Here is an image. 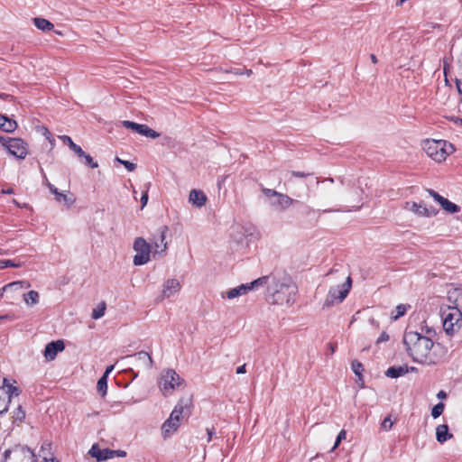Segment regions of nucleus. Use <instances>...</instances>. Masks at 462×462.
<instances>
[{"instance_id": "obj_28", "label": "nucleus", "mask_w": 462, "mask_h": 462, "mask_svg": "<svg viewBox=\"0 0 462 462\" xmlns=\"http://www.w3.org/2000/svg\"><path fill=\"white\" fill-rule=\"evenodd\" d=\"M40 295L36 291H30L23 294V300L27 306H33L39 303Z\"/></svg>"}, {"instance_id": "obj_34", "label": "nucleus", "mask_w": 462, "mask_h": 462, "mask_svg": "<svg viewBox=\"0 0 462 462\" xmlns=\"http://www.w3.org/2000/svg\"><path fill=\"white\" fill-rule=\"evenodd\" d=\"M408 308H410V306H406L404 304L398 305L395 309L396 313L393 315L392 319L393 320H397L399 318H401L406 313Z\"/></svg>"}, {"instance_id": "obj_63", "label": "nucleus", "mask_w": 462, "mask_h": 462, "mask_svg": "<svg viewBox=\"0 0 462 462\" xmlns=\"http://www.w3.org/2000/svg\"><path fill=\"white\" fill-rule=\"evenodd\" d=\"M438 397H439V398H444V397H446V393H445V392L440 391V392L438 393Z\"/></svg>"}, {"instance_id": "obj_42", "label": "nucleus", "mask_w": 462, "mask_h": 462, "mask_svg": "<svg viewBox=\"0 0 462 462\" xmlns=\"http://www.w3.org/2000/svg\"><path fill=\"white\" fill-rule=\"evenodd\" d=\"M429 194L434 199L435 201L440 203L444 197L440 196L438 192L433 189H427Z\"/></svg>"}, {"instance_id": "obj_64", "label": "nucleus", "mask_w": 462, "mask_h": 462, "mask_svg": "<svg viewBox=\"0 0 462 462\" xmlns=\"http://www.w3.org/2000/svg\"><path fill=\"white\" fill-rule=\"evenodd\" d=\"M6 142H7V140L4 136L0 135V143H2V144L4 145V143H6Z\"/></svg>"}, {"instance_id": "obj_2", "label": "nucleus", "mask_w": 462, "mask_h": 462, "mask_svg": "<svg viewBox=\"0 0 462 462\" xmlns=\"http://www.w3.org/2000/svg\"><path fill=\"white\" fill-rule=\"evenodd\" d=\"M297 286L286 273H273L266 297L273 304L291 306L295 301Z\"/></svg>"}, {"instance_id": "obj_15", "label": "nucleus", "mask_w": 462, "mask_h": 462, "mask_svg": "<svg viewBox=\"0 0 462 462\" xmlns=\"http://www.w3.org/2000/svg\"><path fill=\"white\" fill-rule=\"evenodd\" d=\"M447 299L452 306L448 308H458V310H462V286L454 287L452 286L448 290Z\"/></svg>"}, {"instance_id": "obj_47", "label": "nucleus", "mask_w": 462, "mask_h": 462, "mask_svg": "<svg viewBox=\"0 0 462 462\" xmlns=\"http://www.w3.org/2000/svg\"><path fill=\"white\" fill-rule=\"evenodd\" d=\"M147 201H148V189L143 192V195L141 198L142 208L143 207H145V205L147 204Z\"/></svg>"}, {"instance_id": "obj_45", "label": "nucleus", "mask_w": 462, "mask_h": 462, "mask_svg": "<svg viewBox=\"0 0 462 462\" xmlns=\"http://www.w3.org/2000/svg\"><path fill=\"white\" fill-rule=\"evenodd\" d=\"M60 139H61V141H62L65 144H67L69 147H70V146L74 143V142L72 141V139H71L69 136H68V135H61V136H60Z\"/></svg>"}, {"instance_id": "obj_27", "label": "nucleus", "mask_w": 462, "mask_h": 462, "mask_svg": "<svg viewBox=\"0 0 462 462\" xmlns=\"http://www.w3.org/2000/svg\"><path fill=\"white\" fill-rule=\"evenodd\" d=\"M30 286H31V284L28 282L17 281V282H10V283L5 285L2 288V291H18L23 288H29Z\"/></svg>"}, {"instance_id": "obj_54", "label": "nucleus", "mask_w": 462, "mask_h": 462, "mask_svg": "<svg viewBox=\"0 0 462 462\" xmlns=\"http://www.w3.org/2000/svg\"><path fill=\"white\" fill-rule=\"evenodd\" d=\"M75 153L78 155L79 159H82V156H85V152L81 149V147H79L77 151H75Z\"/></svg>"}, {"instance_id": "obj_1", "label": "nucleus", "mask_w": 462, "mask_h": 462, "mask_svg": "<svg viewBox=\"0 0 462 462\" xmlns=\"http://www.w3.org/2000/svg\"><path fill=\"white\" fill-rule=\"evenodd\" d=\"M402 341L408 356L419 364L437 365L446 354L440 344H435L430 337L417 331H405Z\"/></svg>"}, {"instance_id": "obj_50", "label": "nucleus", "mask_w": 462, "mask_h": 462, "mask_svg": "<svg viewBox=\"0 0 462 462\" xmlns=\"http://www.w3.org/2000/svg\"><path fill=\"white\" fill-rule=\"evenodd\" d=\"M45 179V185L48 187L49 190L51 192H56V187L54 185H52L46 177H44Z\"/></svg>"}, {"instance_id": "obj_41", "label": "nucleus", "mask_w": 462, "mask_h": 462, "mask_svg": "<svg viewBox=\"0 0 462 462\" xmlns=\"http://www.w3.org/2000/svg\"><path fill=\"white\" fill-rule=\"evenodd\" d=\"M352 370L356 375L360 377L361 371L363 370V365L360 362L354 361L352 363Z\"/></svg>"}, {"instance_id": "obj_10", "label": "nucleus", "mask_w": 462, "mask_h": 462, "mask_svg": "<svg viewBox=\"0 0 462 462\" xmlns=\"http://www.w3.org/2000/svg\"><path fill=\"white\" fill-rule=\"evenodd\" d=\"M4 147L18 159H24L27 155V144L20 138H8L7 142L4 143Z\"/></svg>"}, {"instance_id": "obj_49", "label": "nucleus", "mask_w": 462, "mask_h": 462, "mask_svg": "<svg viewBox=\"0 0 462 462\" xmlns=\"http://www.w3.org/2000/svg\"><path fill=\"white\" fill-rule=\"evenodd\" d=\"M113 458L116 457H125L126 456V452L124 450H113Z\"/></svg>"}, {"instance_id": "obj_46", "label": "nucleus", "mask_w": 462, "mask_h": 462, "mask_svg": "<svg viewBox=\"0 0 462 462\" xmlns=\"http://www.w3.org/2000/svg\"><path fill=\"white\" fill-rule=\"evenodd\" d=\"M25 417V412L22 410V407L19 406L17 411L15 413V420H22Z\"/></svg>"}, {"instance_id": "obj_12", "label": "nucleus", "mask_w": 462, "mask_h": 462, "mask_svg": "<svg viewBox=\"0 0 462 462\" xmlns=\"http://www.w3.org/2000/svg\"><path fill=\"white\" fill-rule=\"evenodd\" d=\"M450 311L443 318V328L448 334H452L455 325L461 320L462 312L458 308H448Z\"/></svg>"}, {"instance_id": "obj_52", "label": "nucleus", "mask_w": 462, "mask_h": 462, "mask_svg": "<svg viewBox=\"0 0 462 462\" xmlns=\"http://www.w3.org/2000/svg\"><path fill=\"white\" fill-rule=\"evenodd\" d=\"M456 85L458 93L462 95V79H456Z\"/></svg>"}, {"instance_id": "obj_43", "label": "nucleus", "mask_w": 462, "mask_h": 462, "mask_svg": "<svg viewBox=\"0 0 462 462\" xmlns=\"http://www.w3.org/2000/svg\"><path fill=\"white\" fill-rule=\"evenodd\" d=\"M40 131L42 134V135H44L46 137V139H48L50 141V143L52 144L53 140L51 139V134L50 131L48 130V128H46L45 126H42Z\"/></svg>"}, {"instance_id": "obj_30", "label": "nucleus", "mask_w": 462, "mask_h": 462, "mask_svg": "<svg viewBox=\"0 0 462 462\" xmlns=\"http://www.w3.org/2000/svg\"><path fill=\"white\" fill-rule=\"evenodd\" d=\"M55 195V199L58 202H64L68 206H71L75 202V198L72 195H66L61 192H59L56 188V192H51Z\"/></svg>"}, {"instance_id": "obj_60", "label": "nucleus", "mask_w": 462, "mask_h": 462, "mask_svg": "<svg viewBox=\"0 0 462 462\" xmlns=\"http://www.w3.org/2000/svg\"><path fill=\"white\" fill-rule=\"evenodd\" d=\"M80 147L79 145L76 144L75 143L69 147L70 150H72L74 152L78 150V148Z\"/></svg>"}, {"instance_id": "obj_22", "label": "nucleus", "mask_w": 462, "mask_h": 462, "mask_svg": "<svg viewBox=\"0 0 462 462\" xmlns=\"http://www.w3.org/2000/svg\"><path fill=\"white\" fill-rule=\"evenodd\" d=\"M17 128L16 121L0 115V129L6 133H12Z\"/></svg>"}, {"instance_id": "obj_32", "label": "nucleus", "mask_w": 462, "mask_h": 462, "mask_svg": "<svg viewBox=\"0 0 462 462\" xmlns=\"http://www.w3.org/2000/svg\"><path fill=\"white\" fill-rule=\"evenodd\" d=\"M106 309V304L105 301L100 302L97 308H95L92 311L91 317L94 319H98L105 315V311Z\"/></svg>"}, {"instance_id": "obj_35", "label": "nucleus", "mask_w": 462, "mask_h": 462, "mask_svg": "<svg viewBox=\"0 0 462 462\" xmlns=\"http://www.w3.org/2000/svg\"><path fill=\"white\" fill-rule=\"evenodd\" d=\"M80 161H81V162H83L87 166H89L92 169H95V168L98 167L97 162H95L93 160V158L89 154H88V153H85V156H82V159H80Z\"/></svg>"}, {"instance_id": "obj_4", "label": "nucleus", "mask_w": 462, "mask_h": 462, "mask_svg": "<svg viewBox=\"0 0 462 462\" xmlns=\"http://www.w3.org/2000/svg\"><path fill=\"white\" fill-rule=\"evenodd\" d=\"M423 149L429 157L438 162H443L454 152L453 144L444 140H426Z\"/></svg>"}, {"instance_id": "obj_8", "label": "nucleus", "mask_w": 462, "mask_h": 462, "mask_svg": "<svg viewBox=\"0 0 462 462\" xmlns=\"http://www.w3.org/2000/svg\"><path fill=\"white\" fill-rule=\"evenodd\" d=\"M33 452L23 446H16L5 452V462H33Z\"/></svg>"}, {"instance_id": "obj_3", "label": "nucleus", "mask_w": 462, "mask_h": 462, "mask_svg": "<svg viewBox=\"0 0 462 462\" xmlns=\"http://www.w3.org/2000/svg\"><path fill=\"white\" fill-rule=\"evenodd\" d=\"M190 406V398H181L178 402L169 419L165 420L162 426V433L164 439L170 437L172 432L178 430L180 419L189 414Z\"/></svg>"}, {"instance_id": "obj_11", "label": "nucleus", "mask_w": 462, "mask_h": 462, "mask_svg": "<svg viewBox=\"0 0 462 462\" xmlns=\"http://www.w3.org/2000/svg\"><path fill=\"white\" fill-rule=\"evenodd\" d=\"M124 127L127 129H131L141 135H144L146 137H150L152 139H155L160 136V134L152 128H150L146 125L137 124L132 121L125 120L122 122Z\"/></svg>"}, {"instance_id": "obj_31", "label": "nucleus", "mask_w": 462, "mask_h": 462, "mask_svg": "<svg viewBox=\"0 0 462 462\" xmlns=\"http://www.w3.org/2000/svg\"><path fill=\"white\" fill-rule=\"evenodd\" d=\"M440 206L443 209L449 213H457L459 211V207L456 205L455 203L449 201L448 199L443 198V199L440 201Z\"/></svg>"}, {"instance_id": "obj_24", "label": "nucleus", "mask_w": 462, "mask_h": 462, "mask_svg": "<svg viewBox=\"0 0 462 462\" xmlns=\"http://www.w3.org/2000/svg\"><path fill=\"white\" fill-rule=\"evenodd\" d=\"M408 371L409 369L407 365L391 366L386 370L385 375L391 378H398L407 374Z\"/></svg>"}, {"instance_id": "obj_17", "label": "nucleus", "mask_w": 462, "mask_h": 462, "mask_svg": "<svg viewBox=\"0 0 462 462\" xmlns=\"http://www.w3.org/2000/svg\"><path fill=\"white\" fill-rule=\"evenodd\" d=\"M88 454L97 459L98 462L106 461L113 458V449L100 448L98 444L92 445Z\"/></svg>"}, {"instance_id": "obj_14", "label": "nucleus", "mask_w": 462, "mask_h": 462, "mask_svg": "<svg viewBox=\"0 0 462 462\" xmlns=\"http://www.w3.org/2000/svg\"><path fill=\"white\" fill-rule=\"evenodd\" d=\"M404 208L420 217H431L438 213L434 208H427L424 205L416 202H406Z\"/></svg>"}, {"instance_id": "obj_57", "label": "nucleus", "mask_w": 462, "mask_h": 462, "mask_svg": "<svg viewBox=\"0 0 462 462\" xmlns=\"http://www.w3.org/2000/svg\"><path fill=\"white\" fill-rule=\"evenodd\" d=\"M1 193H2V194H14V189H12V188H10V189H3L1 190Z\"/></svg>"}, {"instance_id": "obj_51", "label": "nucleus", "mask_w": 462, "mask_h": 462, "mask_svg": "<svg viewBox=\"0 0 462 462\" xmlns=\"http://www.w3.org/2000/svg\"><path fill=\"white\" fill-rule=\"evenodd\" d=\"M16 317L14 314H5L0 316V319L14 320Z\"/></svg>"}, {"instance_id": "obj_16", "label": "nucleus", "mask_w": 462, "mask_h": 462, "mask_svg": "<svg viewBox=\"0 0 462 462\" xmlns=\"http://www.w3.org/2000/svg\"><path fill=\"white\" fill-rule=\"evenodd\" d=\"M65 346L62 340L51 341L45 346L43 356L48 361L55 359L58 353L63 351Z\"/></svg>"}, {"instance_id": "obj_38", "label": "nucleus", "mask_w": 462, "mask_h": 462, "mask_svg": "<svg viewBox=\"0 0 462 462\" xmlns=\"http://www.w3.org/2000/svg\"><path fill=\"white\" fill-rule=\"evenodd\" d=\"M346 430H340V432L338 433V435L336 439L335 444H334L333 448H331V451H334L338 447V445L341 443V441L346 439Z\"/></svg>"}, {"instance_id": "obj_20", "label": "nucleus", "mask_w": 462, "mask_h": 462, "mask_svg": "<svg viewBox=\"0 0 462 462\" xmlns=\"http://www.w3.org/2000/svg\"><path fill=\"white\" fill-rule=\"evenodd\" d=\"M207 199V196L202 190L191 189L189 192V201L197 208L203 207Z\"/></svg>"}, {"instance_id": "obj_48", "label": "nucleus", "mask_w": 462, "mask_h": 462, "mask_svg": "<svg viewBox=\"0 0 462 462\" xmlns=\"http://www.w3.org/2000/svg\"><path fill=\"white\" fill-rule=\"evenodd\" d=\"M291 175L294 176V177H298V178H303V177H306V176H310V173H305L303 171H291Z\"/></svg>"}, {"instance_id": "obj_55", "label": "nucleus", "mask_w": 462, "mask_h": 462, "mask_svg": "<svg viewBox=\"0 0 462 462\" xmlns=\"http://www.w3.org/2000/svg\"><path fill=\"white\" fill-rule=\"evenodd\" d=\"M114 368H115L114 365H109L106 368L104 374H106V378L108 377V374L114 370Z\"/></svg>"}, {"instance_id": "obj_25", "label": "nucleus", "mask_w": 462, "mask_h": 462, "mask_svg": "<svg viewBox=\"0 0 462 462\" xmlns=\"http://www.w3.org/2000/svg\"><path fill=\"white\" fill-rule=\"evenodd\" d=\"M436 438L439 443H443L448 439L452 438V435L448 433V427L446 424L439 425L436 429Z\"/></svg>"}, {"instance_id": "obj_5", "label": "nucleus", "mask_w": 462, "mask_h": 462, "mask_svg": "<svg viewBox=\"0 0 462 462\" xmlns=\"http://www.w3.org/2000/svg\"><path fill=\"white\" fill-rule=\"evenodd\" d=\"M263 195L268 200L270 207L277 212H283L291 207L296 201L286 194L280 193L274 189L263 188Z\"/></svg>"}, {"instance_id": "obj_58", "label": "nucleus", "mask_w": 462, "mask_h": 462, "mask_svg": "<svg viewBox=\"0 0 462 462\" xmlns=\"http://www.w3.org/2000/svg\"><path fill=\"white\" fill-rule=\"evenodd\" d=\"M12 202H13L14 205H16L17 207L22 208V205H21V204H20L16 199H14L12 200ZM23 208H28V205H27V204H23Z\"/></svg>"}, {"instance_id": "obj_40", "label": "nucleus", "mask_w": 462, "mask_h": 462, "mask_svg": "<svg viewBox=\"0 0 462 462\" xmlns=\"http://www.w3.org/2000/svg\"><path fill=\"white\" fill-rule=\"evenodd\" d=\"M119 163L123 164L126 169L127 171H133L134 170H135L136 168V165L129 161H125V160H121L120 158L116 157V159Z\"/></svg>"}, {"instance_id": "obj_59", "label": "nucleus", "mask_w": 462, "mask_h": 462, "mask_svg": "<svg viewBox=\"0 0 462 462\" xmlns=\"http://www.w3.org/2000/svg\"><path fill=\"white\" fill-rule=\"evenodd\" d=\"M369 322H370L373 326H374V327H376V328L379 326L378 322H377L374 319H373V318H371V319H369Z\"/></svg>"}, {"instance_id": "obj_19", "label": "nucleus", "mask_w": 462, "mask_h": 462, "mask_svg": "<svg viewBox=\"0 0 462 462\" xmlns=\"http://www.w3.org/2000/svg\"><path fill=\"white\" fill-rule=\"evenodd\" d=\"M250 291L247 283L241 284L236 288H232L225 292H221L222 298H226L228 300H234L239 296H243L247 294Z\"/></svg>"}, {"instance_id": "obj_61", "label": "nucleus", "mask_w": 462, "mask_h": 462, "mask_svg": "<svg viewBox=\"0 0 462 462\" xmlns=\"http://www.w3.org/2000/svg\"><path fill=\"white\" fill-rule=\"evenodd\" d=\"M370 58H371V60L373 63H374V64L377 63L378 60L374 54H371Z\"/></svg>"}, {"instance_id": "obj_9", "label": "nucleus", "mask_w": 462, "mask_h": 462, "mask_svg": "<svg viewBox=\"0 0 462 462\" xmlns=\"http://www.w3.org/2000/svg\"><path fill=\"white\" fill-rule=\"evenodd\" d=\"M134 250L136 252L134 257V265H143L150 261L151 245L143 237L134 240Z\"/></svg>"}, {"instance_id": "obj_29", "label": "nucleus", "mask_w": 462, "mask_h": 462, "mask_svg": "<svg viewBox=\"0 0 462 462\" xmlns=\"http://www.w3.org/2000/svg\"><path fill=\"white\" fill-rule=\"evenodd\" d=\"M7 388L6 390V393H5V396L7 397V401L10 402V399L12 396H18L20 394V391L17 387L15 386H13L11 384L8 383V380L6 378H4L3 379V385L1 386V388Z\"/></svg>"}, {"instance_id": "obj_18", "label": "nucleus", "mask_w": 462, "mask_h": 462, "mask_svg": "<svg viewBox=\"0 0 462 462\" xmlns=\"http://www.w3.org/2000/svg\"><path fill=\"white\" fill-rule=\"evenodd\" d=\"M181 286L178 280L176 279H169L163 284V289L162 292V297L159 300L160 301L165 298H170L175 293H177L180 290Z\"/></svg>"}, {"instance_id": "obj_13", "label": "nucleus", "mask_w": 462, "mask_h": 462, "mask_svg": "<svg viewBox=\"0 0 462 462\" xmlns=\"http://www.w3.org/2000/svg\"><path fill=\"white\" fill-rule=\"evenodd\" d=\"M123 360H130L131 364L143 367L144 369H150L152 366V358L145 351H140L134 355L126 356L122 358Z\"/></svg>"}, {"instance_id": "obj_56", "label": "nucleus", "mask_w": 462, "mask_h": 462, "mask_svg": "<svg viewBox=\"0 0 462 462\" xmlns=\"http://www.w3.org/2000/svg\"><path fill=\"white\" fill-rule=\"evenodd\" d=\"M245 365H243L236 368V374H245Z\"/></svg>"}, {"instance_id": "obj_39", "label": "nucleus", "mask_w": 462, "mask_h": 462, "mask_svg": "<svg viewBox=\"0 0 462 462\" xmlns=\"http://www.w3.org/2000/svg\"><path fill=\"white\" fill-rule=\"evenodd\" d=\"M393 425V421L392 420L391 417H390V416H388V417H386V418L383 420V422H382V424H381V428H382L383 430L388 431V430H390L392 429Z\"/></svg>"}, {"instance_id": "obj_36", "label": "nucleus", "mask_w": 462, "mask_h": 462, "mask_svg": "<svg viewBox=\"0 0 462 462\" xmlns=\"http://www.w3.org/2000/svg\"><path fill=\"white\" fill-rule=\"evenodd\" d=\"M7 267L18 268V267H21V263H14L12 260H0V269H5V268H7Z\"/></svg>"}, {"instance_id": "obj_33", "label": "nucleus", "mask_w": 462, "mask_h": 462, "mask_svg": "<svg viewBox=\"0 0 462 462\" xmlns=\"http://www.w3.org/2000/svg\"><path fill=\"white\" fill-rule=\"evenodd\" d=\"M97 388L98 393H100L102 396H104L106 393V390H107L106 374H103L99 378V380L97 381Z\"/></svg>"}, {"instance_id": "obj_7", "label": "nucleus", "mask_w": 462, "mask_h": 462, "mask_svg": "<svg viewBox=\"0 0 462 462\" xmlns=\"http://www.w3.org/2000/svg\"><path fill=\"white\" fill-rule=\"evenodd\" d=\"M351 284L352 281L348 276L346 282L331 287L323 303V308H329L336 304L341 303L347 296L351 289Z\"/></svg>"}, {"instance_id": "obj_37", "label": "nucleus", "mask_w": 462, "mask_h": 462, "mask_svg": "<svg viewBox=\"0 0 462 462\" xmlns=\"http://www.w3.org/2000/svg\"><path fill=\"white\" fill-rule=\"evenodd\" d=\"M443 411H444V404L442 402H439L432 408L431 415L433 418L436 419L442 414Z\"/></svg>"}, {"instance_id": "obj_6", "label": "nucleus", "mask_w": 462, "mask_h": 462, "mask_svg": "<svg viewBox=\"0 0 462 462\" xmlns=\"http://www.w3.org/2000/svg\"><path fill=\"white\" fill-rule=\"evenodd\" d=\"M184 383L183 379L173 369L163 370L159 378V388L163 395L171 394Z\"/></svg>"}, {"instance_id": "obj_26", "label": "nucleus", "mask_w": 462, "mask_h": 462, "mask_svg": "<svg viewBox=\"0 0 462 462\" xmlns=\"http://www.w3.org/2000/svg\"><path fill=\"white\" fill-rule=\"evenodd\" d=\"M33 24L39 29L43 32H49L51 31L54 27V25L48 20L42 18V17H36L33 18Z\"/></svg>"}, {"instance_id": "obj_21", "label": "nucleus", "mask_w": 462, "mask_h": 462, "mask_svg": "<svg viewBox=\"0 0 462 462\" xmlns=\"http://www.w3.org/2000/svg\"><path fill=\"white\" fill-rule=\"evenodd\" d=\"M272 279H273V273L270 275L262 276V277L247 283V286H248L250 291L258 290L259 288H263V287H266L268 289Z\"/></svg>"}, {"instance_id": "obj_23", "label": "nucleus", "mask_w": 462, "mask_h": 462, "mask_svg": "<svg viewBox=\"0 0 462 462\" xmlns=\"http://www.w3.org/2000/svg\"><path fill=\"white\" fill-rule=\"evenodd\" d=\"M166 231H167V226L162 227V229L160 231V236H159L160 243L157 241L153 242V246L155 248L154 254L157 253H163L166 251L167 244L164 242Z\"/></svg>"}, {"instance_id": "obj_62", "label": "nucleus", "mask_w": 462, "mask_h": 462, "mask_svg": "<svg viewBox=\"0 0 462 462\" xmlns=\"http://www.w3.org/2000/svg\"><path fill=\"white\" fill-rule=\"evenodd\" d=\"M336 348H337L336 345L329 344V349H330L331 353H334L336 351Z\"/></svg>"}, {"instance_id": "obj_53", "label": "nucleus", "mask_w": 462, "mask_h": 462, "mask_svg": "<svg viewBox=\"0 0 462 462\" xmlns=\"http://www.w3.org/2000/svg\"><path fill=\"white\" fill-rule=\"evenodd\" d=\"M207 433H208V442H210L212 439V436L214 434V428L207 429Z\"/></svg>"}, {"instance_id": "obj_44", "label": "nucleus", "mask_w": 462, "mask_h": 462, "mask_svg": "<svg viewBox=\"0 0 462 462\" xmlns=\"http://www.w3.org/2000/svg\"><path fill=\"white\" fill-rule=\"evenodd\" d=\"M389 340V335L386 332H382L380 337L377 338L376 343L380 344Z\"/></svg>"}]
</instances>
